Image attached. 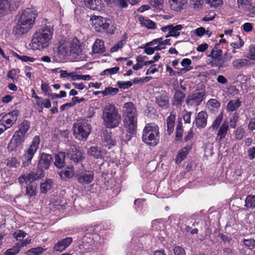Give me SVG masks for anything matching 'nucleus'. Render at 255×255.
I'll use <instances>...</instances> for the list:
<instances>
[{"instance_id":"7ed1b4c3","label":"nucleus","mask_w":255,"mask_h":255,"mask_svg":"<svg viewBox=\"0 0 255 255\" xmlns=\"http://www.w3.org/2000/svg\"><path fill=\"white\" fill-rule=\"evenodd\" d=\"M102 118L104 125L109 128L118 127L121 121V116L118 109L110 103H107L103 108Z\"/></svg>"},{"instance_id":"f3484780","label":"nucleus","mask_w":255,"mask_h":255,"mask_svg":"<svg viewBox=\"0 0 255 255\" xmlns=\"http://www.w3.org/2000/svg\"><path fill=\"white\" fill-rule=\"evenodd\" d=\"M70 55L72 56H80L82 54V49L80 42L77 39H74L72 41H69Z\"/></svg>"},{"instance_id":"4468645a","label":"nucleus","mask_w":255,"mask_h":255,"mask_svg":"<svg viewBox=\"0 0 255 255\" xmlns=\"http://www.w3.org/2000/svg\"><path fill=\"white\" fill-rule=\"evenodd\" d=\"M52 160V157L51 155L46 153H42L40 156L38 164V168L40 170L34 174H39L40 171L43 173V171L47 169Z\"/></svg>"},{"instance_id":"6ab92c4d","label":"nucleus","mask_w":255,"mask_h":255,"mask_svg":"<svg viewBox=\"0 0 255 255\" xmlns=\"http://www.w3.org/2000/svg\"><path fill=\"white\" fill-rule=\"evenodd\" d=\"M208 115L206 112L201 111L196 117L195 125L198 128H203L207 125Z\"/></svg>"},{"instance_id":"c85d7f7f","label":"nucleus","mask_w":255,"mask_h":255,"mask_svg":"<svg viewBox=\"0 0 255 255\" xmlns=\"http://www.w3.org/2000/svg\"><path fill=\"white\" fill-rule=\"evenodd\" d=\"M222 55V51L220 49L217 50H213L211 53L212 58L215 61V62H217L215 64L219 67H221L223 64V62L221 60Z\"/></svg>"},{"instance_id":"7c9ffc66","label":"nucleus","mask_w":255,"mask_h":255,"mask_svg":"<svg viewBox=\"0 0 255 255\" xmlns=\"http://www.w3.org/2000/svg\"><path fill=\"white\" fill-rule=\"evenodd\" d=\"M54 186L53 181L51 179H48L41 183L40 190L41 192L45 193L53 189Z\"/></svg>"},{"instance_id":"dca6fc26","label":"nucleus","mask_w":255,"mask_h":255,"mask_svg":"<svg viewBox=\"0 0 255 255\" xmlns=\"http://www.w3.org/2000/svg\"><path fill=\"white\" fill-rule=\"evenodd\" d=\"M124 123L127 131L133 135L137 128V119H124Z\"/></svg>"},{"instance_id":"3c124183","label":"nucleus","mask_w":255,"mask_h":255,"mask_svg":"<svg viewBox=\"0 0 255 255\" xmlns=\"http://www.w3.org/2000/svg\"><path fill=\"white\" fill-rule=\"evenodd\" d=\"M238 118L239 115L236 113H234L231 117L230 119V125L232 128H236Z\"/></svg>"},{"instance_id":"f8f14e48","label":"nucleus","mask_w":255,"mask_h":255,"mask_svg":"<svg viewBox=\"0 0 255 255\" xmlns=\"http://www.w3.org/2000/svg\"><path fill=\"white\" fill-rule=\"evenodd\" d=\"M25 136L24 134L16 131L10 140L7 148L10 151L15 150L24 141Z\"/></svg>"},{"instance_id":"1a4fd4ad","label":"nucleus","mask_w":255,"mask_h":255,"mask_svg":"<svg viewBox=\"0 0 255 255\" xmlns=\"http://www.w3.org/2000/svg\"><path fill=\"white\" fill-rule=\"evenodd\" d=\"M20 0H0V20L17 8Z\"/></svg>"},{"instance_id":"ea45409f","label":"nucleus","mask_w":255,"mask_h":255,"mask_svg":"<svg viewBox=\"0 0 255 255\" xmlns=\"http://www.w3.org/2000/svg\"><path fill=\"white\" fill-rule=\"evenodd\" d=\"M103 141L105 142V145L109 146V148H110L111 145H114L116 144L115 140L110 134L104 135L103 137Z\"/></svg>"},{"instance_id":"680f3d73","label":"nucleus","mask_w":255,"mask_h":255,"mask_svg":"<svg viewBox=\"0 0 255 255\" xmlns=\"http://www.w3.org/2000/svg\"><path fill=\"white\" fill-rule=\"evenodd\" d=\"M244 245L250 249H254L255 248V240L253 239L244 240L243 241Z\"/></svg>"},{"instance_id":"052dcab7","label":"nucleus","mask_w":255,"mask_h":255,"mask_svg":"<svg viewBox=\"0 0 255 255\" xmlns=\"http://www.w3.org/2000/svg\"><path fill=\"white\" fill-rule=\"evenodd\" d=\"M124 45V42L123 41H120L118 42L117 44H115L110 50L111 52H116L118 51L119 49H121L123 47Z\"/></svg>"},{"instance_id":"b1692460","label":"nucleus","mask_w":255,"mask_h":255,"mask_svg":"<svg viewBox=\"0 0 255 255\" xmlns=\"http://www.w3.org/2000/svg\"><path fill=\"white\" fill-rule=\"evenodd\" d=\"M229 129V123L227 121H225L219 129L216 137V140L221 141L225 138Z\"/></svg>"},{"instance_id":"9d476101","label":"nucleus","mask_w":255,"mask_h":255,"mask_svg":"<svg viewBox=\"0 0 255 255\" xmlns=\"http://www.w3.org/2000/svg\"><path fill=\"white\" fill-rule=\"evenodd\" d=\"M92 19L93 26L97 31L102 32L109 27V20L104 19L102 16H94Z\"/></svg>"},{"instance_id":"423d86ee","label":"nucleus","mask_w":255,"mask_h":255,"mask_svg":"<svg viewBox=\"0 0 255 255\" xmlns=\"http://www.w3.org/2000/svg\"><path fill=\"white\" fill-rule=\"evenodd\" d=\"M39 143L40 138L39 136H34L29 146L25 150V152L22 155V163L24 166H28L31 164V160L39 148Z\"/></svg>"},{"instance_id":"f704fd0d","label":"nucleus","mask_w":255,"mask_h":255,"mask_svg":"<svg viewBox=\"0 0 255 255\" xmlns=\"http://www.w3.org/2000/svg\"><path fill=\"white\" fill-rule=\"evenodd\" d=\"M59 174L62 179L66 178H71L75 175L72 167H67L66 169L61 170L59 172Z\"/></svg>"},{"instance_id":"8fccbe9b","label":"nucleus","mask_w":255,"mask_h":255,"mask_svg":"<svg viewBox=\"0 0 255 255\" xmlns=\"http://www.w3.org/2000/svg\"><path fill=\"white\" fill-rule=\"evenodd\" d=\"M206 32L205 29L203 27H200L191 31L192 34H195L198 37L203 36Z\"/></svg>"},{"instance_id":"72a5a7b5","label":"nucleus","mask_w":255,"mask_h":255,"mask_svg":"<svg viewBox=\"0 0 255 255\" xmlns=\"http://www.w3.org/2000/svg\"><path fill=\"white\" fill-rule=\"evenodd\" d=\"M185 97V95L183 92L181 91H176L175 93L173 99V105L176 106H179L181 105Z\"/></svg>"},{"instance_id":"bf43d9fd","label":"nucleus","mask_w":255,"mask_h":255,"mask_svg":"<svg viewBox=\"0 0 255 255\" xmlns=\"http://www.w3.org/2000/svg\"><path fill=\"white\" fill-rule=\"evenodd\" d=\"M192 63L191 60L188 58H184L182 60L181 63V65L185 67L187 71H189L192 68L191 67L188 68V66L191 65Z\"/></svg>"},{"instance_id":"37998d69","label":"nucleus","mask_w":255,"mask_h":255,"mask_svg":"<svg viewBox=\"0 0 255 255\" xmlns=\"http://www.w3.org/2000/svg\"><path fill=\"white\" fill-rule=\"evenodd\" d=\"M203 0H190V4L194 9H201L203 5Z\"/></svg>"},{"instance_id":"09e8293b","label":"nucleus","mask_w":255,"mask_h":255,"mask_svg":"<svg viewBox=\"0 0 255 255\" xmlns=\"http://www.w3.org/2000/svg\"><path fill=\"white\" fill-rule=\"evenodd\" d=\"M207 105L213 110L217 109L220 107V103L216 99H212L208 101Z\"/></svg>"},{"instance_id":"a18cd8bd","label":"nucleus","mask_w":255,"mask_h":255,"mask_svg":"<svg viewBox=\"0 0 255 255\" xmlns=\"http://www.w3.org/2000/svg\"><path fill=\"white\" fill-rule=\"evenodd\" d=\"M13 55L18 58V59L21 60L23 62H33L35 61V59H34L33 57L28 56L26 55H19L18 54L16 53H13Z\"/></svg>"},{"instance_id":"aec40b11","label":"nucleus","mask_w":255,"mask_h":255,"mask_svg":"<svg viewBox=\"0 0 255 255\" xmlns=\"http://www.w3.org/2000/svg\"><path fill=\"white\" fill-rule=\"evenodd\" d=\"M187 0H168L170 8L176 11H180L187 4Z\"/></svg>"},{"instance_id":"4d7b16f0","label":"nucleus","mask_w":255,"mask_h":255,"mask_svg":"<svg viewBox=\"0 0 255 255\" xmlns=\"http://www.w3.org/2000/svg\"><path fill=\"white\" fill-rule=\"evenodd\" d=\"M117 85L119 88L126 89L131 87L132 83L130 81H118L117 82Z\"/></svg>"},{"instance_id":"f257e3e1","label":"nucleus","mask_w":255,"mask_h":255,"mask_svg":"<svg viewBox=\"0 0 255 255\" xmlns=\"http://www.w3.org/2000/svg\"><path fill=\"white\" fill-rule=\"evenodd\" d=\"M37 14L33 9L27 8L16 17V24L12 30L16 37H21L27 33L33 27Z\"/></svg>"},{"instance_id":"412c9836","label":"nucleus","mask_w":255,"mask_h":255,"mask_svg":"<svg viewBox=\"0 0 255 255\" xmlns=\"http://www.w3.org/2000/svg\"><path fill=\"white\" fill-rule=\"evenodd\" d=\"M72 152H69V150H67V154L69 156L71 160L75 162L81 161L83 159V156L82 152L76 149L75 146L71 147Z\"/></svg>"},{"instance_id":"f03ea898","label":"nucleus","mask_w":255,"mask_h":255,"mask_svg":"<svg viewBox=\"0 0 255 255\" xmlns=\"http://www.w3.org/2000/svg\"><path fill=\"white\" fill-rule=\"evenodd\" d=\"M54 29L50 25L44 26L33 34L29 46L33 50L41 51L47 48L52 38Z\"/></svg>"},{"instance_id":"2eb2a0df","label":"nucleus","mask_w":255,"mask_h":255,"mask_svg":"<svg viewBox=\"0 0 255 255\" xmlns=\"http://www.w3.org/2000/svg\"><path fill=\"white\" fill-rule=\"evenodd\" d=\"M18 112L17 111H13L10 113H8L4 117L0 122L4 124L6 129L10 128L16 121Z\"/></svg>"},{"instance_id":"c756f323","label":"nucleus","mask_w":255,"mask_h":255,"mask_svg":"<svg viewBox=\"0 0 255 255\" xmlns=\"http://www.w3.org/2000/svg\"><path fill=\"white\" fill-rule=\"evenodd\" d=\"M94 179V175L92 173H84L78 176L79 182L83 184H88L91 182Z\"/></svg>"},{"instance_id":"9b49d317","label":"nucleus","mask_w":255,"mask_h":255,"mask_svg":"<svg viewBox=\"0 0 255 255\" xmlns=\"http://www.w3.org/2000/svg\"><path fill=\"white\" fill-rule=\"evenodd\" d=\"M183 28V25L181 24L174 25L173 24H168L161 28V30L163 32H168V34L165 36L173 37L177 38L180 34V31Z\"/></svg>"},{"instance_id":"c9c22d12","label":"nucleus","mask_w":255,"mask_h":255,"mask_svg":"<svg viewBox=\"0 0 255 255\" xmlns=\"http://www.w3.org/2000/svg\"><path fill=\"white\" fill-rule=\"evenodd\" d=\"M138 19L139 23L142 25L148 28L154 29L155 28V23L151 20L145 19L142 16H139Z\"/></svg>"},{"instance_id":"a19ab883","label":"nucleus","mask_w":255,"mask_h":255,"mask_svg":"<svg viewBox=\"0 0 255 255\" xmlns=\"http://www.w3.org/2000/svg\"><path fill=\"white\" fill-rule=\"evenodd\" d=\"M245 206L247 208H255V196H248L245 200Z\"/></svg>"},{"instance_id":"a878e982","label":"nucleus","mask_w":255,"mask_h":255,"mask_svg":"<svg viewBox=\"0 0 255 255\" xmlns=\"http://www.w3.org/2000/svg\"><path fill=\"white\" fill-rule=\"evenodd\" d=\"M249 61L245 58L236 59L233 61L232 65L234 69L240 70L244 67L247 66Z\"/></svg>"},{"instance_id":"0eeeda50","label":"nucleus","mask_w":255,"mask_h":255,"mask_svg":"<svg viewBox=\"0 0 255 255\" xmlns=\"http://www.w3.org/2000/svg\"><path fill=\"white\" fill-rule=\"evenodd\" d=\"M73 130L75 137L79 140H86L91 132V126L86 123L78 122L74 124Z\"/></svg>"},{"instance_id":"e2e57ef3","label":"nucleus","mask_w":255,"mask_h":255,"mask_svg":"<svg viewBox=\"0 0 255 255\" xmlns=\"http://www.w3.org/2000/svg\"><path fill=\"white\" fill-rule=\"evenodd\" d=\"M119 92V89L116 88L108 87L106 88V92L107 95L113 96L116 95Z\"/></svg>"},{"instance_id":"c03bdc74","label":"nucleus","mask_w":255,"mask_h":255,"mask_svg":"<svg viewBox=\"0 0 255 255\" xmlns=\"http://www.w3.org/2000/svg\"><path fill=\"white\" fill-rule=\"evenodd\" d=\"M223 115L222 113H221L215 119V120L213 121V124L212 125V127L214 129H217L223 120Z\"/></svg>"},{"instance_id":"0e129e2a","label":"nucleus","mask_w":255,"mask_h":255,"mask_svg":"<svg viewBox=\"0 0 255 255\" xmlns=\"http://www.w3.org/2000/svg\"><path fill=\"white\" fill-rule=\"evenodd\" d=\"M96 0H84L86 6L92 9H95L96 7Z\"/></svg>"},{"instance_id":"a211bd4d","label":"nucleus","mask_w":255,"mask_h":255,"mask_svg":"<svg viewBox=\"0 0 255 255\" xmlns=\"http://www.w3.org/2000/svg\"><path fill=\"white\" fill-rule=\"evenodd\" d=\"M204 95L202 93H196L188 96L186 99L187 104L191 106H198L203 101Z\"/></svg>"},{"instance_id":"cd10ccee","label":"nucleus","mask_w":255,"mask_h":255,"mask_svg":"<svg viewBox=\"0 0 255 255\" xmlns=\"http://www.w3.org/2000/svg\"><path fill=\"white\" fill-rule=\"evenodd\" d=\"M65 157L64 152H59L55 154L54 163L57 167L61 168L65 166Z\"/></svg>"},{"instance_id":"ddd939ff","label":"nucleus","mask_w":255,"mask_h":255,"mask_svg":"<svg viewBox=\"0 0 255 255\" xmlns=\"http://www.w3.org/2000/svg\"><path fill=\"white\" fill-rule=\"evenodd\" d=\"M124 119H137V112L134 105L131 102L125 103L123 107Z\"/></svg>"},{"instance_id":"393cba45","label":"nucleus","mask_w":255,"mask_h":255,"mask_svg":"<svg viewBox=\"0 0 255 255\" xmlns=\"http://www.w3.org/2000/svg\"><path fill=\"white\" fill-rule=\"evenodd\" d=\"M105 50L104 42L99 39H96L93 46L92 52L94 54H101L104 53Z\"/></svg>"},{"instance_id":"603ef678","label":"nucleus","mask_w":255,"mask_h":255,"mask_svg":"<svg viewBox=\"0 0 255 255\" xmlns=\"http://www.w3.org/2000/svg\"><path fill=\"white\" fill-rule=\"evenodd\" d=\"M183 131L181 124L179 123L176 128V139L177 140H180L182 139Z\"/></svg>"},{"instance_id":"5fc2aeb1","label":"nucleus","mask_w":255,"mask_h":255,"mask_svg":"<svg viewBox=\"0 0 255 255\" xmlns=\"http://www.w3.org/2000/svg\"><path fill=\"white\" fill-rule=\"evenodd\" d=\"M119 70V68L118 67L107 69L102 73V75H113L116 74Z\"/></svg>"},{"instance_id":"6e6552de","label":"nucleus","mask_w":255,"mask_h":255,"mask_svg":"<svg viewBox=\"0 0 255 255\" xmlns=\"http://www.w3.org/2000/svg\"><path fill=\"white\" fill-rule=\"evenodd\" d=\"M69 46L70 44L69 41L60 42L56 48V52L53 57V61L62 62L70 54Z\"/></svg>"},{"instance_id":"20e7f679","label":"nucleus","mask_w":255,"mask_h":255,"mask_svg":"<svg viewBox=\"0 0 255 255\" xmlns=\"http://www.w3.org/2000/svg\"><path fill=\"white\" fill-rule=\"evenodd\" d=\"M44 174L41 171L39 174H34V172H31L28 174H23L18 179L20 184L25 183L27 184L29 182V184L26 187V194L29 196H34L36 194V184L34 182L38 178L44 177Z\"/></svg>"},{"instance_id":"4c0bfd02","label":"nucleus","mask_w":255,"mask_h":255,"mask_svg":"<svg viewBox=\"0 0 255 255\" xmlns=\"http://www.w3.org/2000/svg\"><path fill=\"white\" fill-rule=\"evenodd\" d=\"M150 4L155 9L160 10L164 5V0H149Z\"/></svg>"},{"instance_id":"5701e85b","label":"nucleus","mask_w":255,"mask_h":255,"mask_svg":"<svg viewBox=\"0 0 255 255\" xmlns=\"http://www.w3.org/2000/svg\"><path fill=\"white\" fill-rule=\"evenodd\" d=\"M191 148V145H187L181 149L177 153L176 158V162L179 164L184 160L186 157Z\"/></svg>"},{"instance_id":"4be33fe9","label":"nucleus","mask_w":255,"mask_h":255,"mask_svg":"<svg viewBox=\"0 0 255 255\" xmlns=\"http://www.w3.org/2000/svg\"><path fill=\"white\" fill-rule=\"evenodd\" d=\"M72 242V238H66L57 243L54 246V249L56 251L62 252L67 248Z\"/></svg>"},{"instance_id":"338daca9","label":"nucleus","mask_w":255,"mask_h":255,"mask_svg":"<svg viewBox=\"0 0 255 255\" xmlns=\"http://www.w3.org/2000/svg\"><path fill=\"white\" fill-rule=\"evenodd\" d=\"M248 129L250 131L255 130V118H252L248 124Z\"/></svg>"},{"instance_id":"49530a36","label":"nucleus","mask_w":255,"mask_h":255,"mask_svg":"<svg viewBox=\"0 0 255 255\" xmlns=\"http://www.w3.org/2000/svg\"><path fill=\"white\" fill-rule=\"evenodd\" d=\"M206 3L208 4L210 7L217 8L223 4L222 0H205Z\"/></svg>"},{"instance_id":"2f4dec72","label":"nucleus","mask_w":255,"mask_h":255,"mask_svg":"<svg viewBox=\"0 0 255 255\" xmlns=\"http://www.w3.org/2000/svg\"><path fill=\"white\" fill-rule=\"evenodd\" d=\"M241 105V102L239 99L232 100L227 104L226 110L231 112L237 111Z\"/></svg>"},{"instance_id":"39448f33","label":"nucleus","mask_w":255,"mask_h":255,"mask_svg":"<svg viewBox=\"0 0 255 255\" xmlns=\"http://www.w3.org/2000/svg\"><path fill=\"white\" fill-rule=\"evenodd\" d=\"M142 140L150 145H156L159 140V128L154 123L147 124L143 130Z\"/></svg>"},{"instance_id":"79ce46f5","label":"nucleus","mask_w":255,"mask_h":255,"mask_svg":"<svg viewBox=\"0 0 255 255\" xmlns=\"http://www.w3.org/2000/svg\"><path fill=\"white\" fill-rule=\"evenodd\" d=\"M20 248L16 243L11 248L7 249L4 253V255H15L20 251Z\"/></svg>"},{"instance_id":"bb28decb","label":"nucleus","mask_w":255,"mask_h":255,"mask_svg":"<svg viewBox=\"0 0 255 255\" xmlns=\"http://www.w3.org/2000/svg\"><path fill=\"white\" fill-rule=\"evenodd\" d=\"M156 103L160 107L167 109L169 107V98L165 93L157 97Z\"/></svg>"},{"instance_id":"6e6d98bb","label":"nucleus","mask_w":255,"mask_h":255,"mask_svg":"<svg viewBox=\"0 0 255 255\" xmlns=\"http://www.w3.org/2000/svg\"><path fill=\"white\" fill-rule=\"evenodd\" d=\"M26 236V234L21 230H17L13 234V237L17 241H21Z\"/></svg>"},{"instance_id":"de8ad7c7","label":"nucleus","mask_w":255,"mask_h":255,"mask_svg":"<svg viewBox=\"0 0 255 255\" xmlns=\"http://www.w3.org/2000/svg\"><path fill=\"white\" fill-rule=\"evenodd\" d=\"M44 251L41 247L32 248L27 252V255H39Z\"/></svg>"},{"instance_id":"13d9d810","label":"nucleus","mask_w":255,"mask_h":255,"mask_svg":"<svg viewBox=\"0 0 255 255\" xmlns=\"http://www.w3.org/2000/svg\"><path fill=\"white\" fill-rule=\"evenodd\" d=\"M245 130L242 127H239L236 130L235 137L237 139L241 140L244 136Z\"/></svg>"},{"instance_id":"864d4df0","label":"nucleus","mask_w":255,"mask_h":255,"mask_svg":"<svg viewBox=\"0 0 255 255\" xmlns=\"http://www.w3.org/2000/svg\"><path fill=\"white\" fill-rule=\"evenodd\" d=\"M7 165L11 167H17L19 166V162L15 157H12L7 160Z\"/></svg>"},{"instance_id":"69168bd1","label":"nucleus","mask_w":255,"mask_h":255,"mask_svg":"<svg viewBox=\"0 0 255 255\" xmlns=\"http://www.w3.org/2000/svg\"><path fill=\"white\" fill-rule=\"evenodd\" d=\"M174 255H186L185 250L181 247H176L174 249Z\"/></svg>"},{"instance_id":"473e14b6","label":"nucleus","mask_w":255,"mask_h":255,"mask_svg":"<svg viewBox=\"0 0 255 255\" xmlns=\"http://www.w3.org/2000/svg\"><path fill=\"white\" fill-rule=\"evenodd\" d=\"M87 153L89 156H93L97 159L101 158L102 157L101 150L96 146H91L87 150Z\"/></svg>"},{"instance_id":"774afa93","label":"nucleus","mask_w":255,"mask_h":255,"mask_svg":"<svg viewBox=\"0 0 255 255\" xmlns=\"http://www.w3.org/2000/svg\"><path fill=\"white\" fill-rule=\"evenodd\" d=\"M248 154L250 159L255 158V146L251 147L248 149Z\"/></svg>"},{"instance_id":"58836bf2","label":"nucleus","mask_w":255,"mask_h":255,"mask_svg":"<svg viewBox=\"0 0 255 255\" xmlns=\"http://www.w3.org/2000/svg\"><path fill=\"white\" fill-rule=\"evenodd\" d=\"M20 70L18 69H13L8 71L7 76L10 78L13 82H17L18 79V74L19 73Z\"/></svg>"},{"instance_id":"e433bc0d","label":"nucleus","mask_w":255,"mask_h":255,"mask_svg":"<svg viewBox=\"0 0 255 255\" xmlns=\"http://www.w3.org/2000/svg\"><path fill=\"white\" fill-rule=\"evenodd\" d=\"M30 128V123L28 121L22 122L18 127L17 131L26 135V133Z\"/></svg>"}]
</instances>
